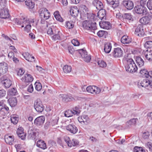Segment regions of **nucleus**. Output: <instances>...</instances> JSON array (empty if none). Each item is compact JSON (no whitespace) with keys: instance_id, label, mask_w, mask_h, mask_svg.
I'll return each mask as SVG.
<instances>
[{"instance_id":"f257e3e1","label":"nucleus","mask_w":152,"mask_h":152,"mask_svg":"<svg viewBox=\"0 0 152 152\" xmlns=\"http://www.w3.org/2000/svg\"><path fill=\"white\" fill-rule=\"evenodd\" d=\"M87 19L83 21L82 23L83 27L88 30H95L96 28V23H93L95 20V15L91 13H87Z\"/></svg>"},{"instance_id":"f03ea898","label":"nucleus","mask_w":152,"mask_h":152,"mask_svg":"<svg viewBox=\"0 0 152 152\" xmlns=\"http://www.w3.org/2000/svg\"><path fill=\"white\" fill-rule=\"evenodd\" d=\"M16 22L18 25H21L22 27H24V31L28 32L31 30V25H33L34 21L33 19L24 18L20 19H16Z\"/></svg>"},{"instance_id":"7ed1b4c3","label":"nucleus","mask_w":152,"mask_h":152,"mask_svg":"<svg viewBox=\"0 0 152 152\" xmlns=\"http://www.w3.org/2000/svg\"><path fill=\"white\" fill-rule=\"evenodd\" d=\"M126 71L130 73L136 72L137 70V67L133 59H129L127 60L125 66Z\"/></svg>"},{"instance_id":"20e7f679","label":"nucleus","mask_w":152,"mask_h":152,"mask_svg":"<svg viewBox=\"0 0 152 152\" xmlns=\"http://www.w3.org/2000/svg\"><path fill=\"white\" fill-rule=\"evenodd\" d=\"M39 15L42 19H48L50 17V13L45 8L40 9L39 11Z\"/></svg>"},{"instance_id":"39448f33","label":"nucleus","mask_w":152,"mask_h":152,"mask_svg":"<svg viewBox=\"0 0 152 152\" xmlns=\"http://www.w3.org/2000/svg\"><path fill=\"white\" fill-rule=\"evenodd\" d=\"M87 91L92 94H98L101 91V88L94 86H89L86 88Z\"/></svg>"},{"instance_id":"423d86ee","label":"nucleus","mask_w":152,"mask_h":152,"mask_svg":"<svg viewBox=\"0 0 152 152\" xmlns=\"http://www.w3.org/2000/svg\"><path fill=\"white\" fill-rule=\"evenodd\" d=\"M34 105L35 109L38 112H42L45 109L42 101L39 99H37L34 102Z\"/></svg>"},{"instance_id":"0eeeda50","label":"nucleus","mask_w":152,"mask_h":152,"mask_svg":"<svg viewBox=\"0 0 152 152\" xmlns=\"http://www.w3.org/2000/svg\"><path fill=\"white\" fill-rule=\"evenodd\" d=\"M134 10L137 14L144 15L146 13L147 9L144 6L140 5L136 6L134 8Z\"/></svg>"},{"instance_id":"6e6552de","label":"nucleus","mask_w":152,"mask_h":152,"mask_svg":"<svg viewBox=\"0 0 152 152\" xmlns=\"http://www.w3.org/2000/svg\"><path fill=\"white\" fill-rule=\"evenodd\" d=\"M78 52L84 61L87 62H89L91 60V56L87 54V51L83 49L79 50Z\"/></svg>"},{"instance_id":"1a4fd4ad","label":"nucleus","mask_w":152,"mask_h":152,"mask_svg":"<svg viewBox=\"0 0 152 152\" xmlns=\"http://www.w3.org/2000/svg\"><path fill=\"white\" fill-rule=\"evenodd\" d=\"M134 34L139 37H142L145 34L143 27L142 25H138L135 29Z\"/></svg>"},{"instance_id":"9d476101","label":"nucleus","mask_w":152,"mask_h":152,"mask_svg":"<svg viewBox=\"0 0 152 152\" xmlns=\"http://www.w3.org/2000/svg\"><path fill=\"white\" fill-rule=\"evenodd\" d=\"M6 101L5 100H2L0 102V115L3 114V118H4V116L5 115V112H3L5 110L6 111H8L9 108L5 104Z\"/></svg>"},{"instance_id":"9b49d317","label":"nucleus","mask_w":152,"mask_h":152,"mask_svg":"<svg viewBox=\"0 0 152 152\" xmlns=\"http://www.w3.org/2000/svg\"><path fill=\"white\" fill-rule=\"evenodd\" d=\"M123 52L122 50L119 48H114L112 53L113 56L115 58H120L122 56Z\"/></svg>"},{"instance_id":"f8f14e48","label":"nucleus","mask_w":152,"mask_h":152,"mask_svg":"<svg viewBox=\"0 0 152 152\" xmlns=\"http://www.w3.org/2000/svg\"><path fill=\"white\" fill-rule=\"evenodd\" d=\"M123 4L128 10H131L134 7L133 2L130 0H124L123 1Z\"/></svg>"},{"instance_id":"ddd939ff","label":"nucleus","mask_w":152,"mask_h":152,"mask_svg":"<svg viewBox=\"0 0 152 152\" xmlns=\"http://www.w3.org/2000/svg\"><path fill=\"white\" fill-rule=\"evenodd\" d=\"M8 65L4 62L0 63V76L6 73L8 71Z\"/></svg>"},{"instance_id":"4468645a","label":"nucleus","mask_w":152,"mask_h":152,"mask_svg":"<svg viewBox=\"0 0 152 152\" xmlns=\"http://www.w3.org/2000/svg\"><path fill=\"white\" fill-rule=\"evenodd\" d=\"M0 79L1 83L3 84L6 88H9L12 84L11 81L9 79H6V77L5 76L2 77Z\"/></svg>"},{"instance_id":"2eb2a0df","label":"nucleus","mask_w":152,"mask_h":152,"mask_svg":"<svg viewBox=\"0 0 152 152\" xmlns=\"http://www.w3.org/2000/svg\"><path fill=\"white\" fill-rule=\"evenodd\" d=\"M69 12L71 15L74 17H77L79 14V10L75 6H71L69 7Z\"/></svg>"},{"instance_id":"dca6fc26","label":"nucleus","mask_w":152,"mask_h":152,"mask_svg":"<svg viewBox=\"0 0 152 152\" xmlns=\"http://www.w3.org/2000/svg\"><path fill=\"white\" fill-rule=\"evenodd\" d=\"M78 120L80 123L86 125H87L89 122V119L86 115L79 116L78 118Z\"/></svg>"},{"instance_id":"f3484780","label":"nucleus","mask_w":152,"mask_h":152,"mask_svg":"<svg viewBox=\"0 0 152 152\" xmlns=\"http://www.w3.org/2000/svg\"><path fill=\"white\" fill-rule=\"evenodd\" d=\"M1 9L0 13V18H7L9 17L10 15L8 9L5 6Z\"/></svg>"},{"instance_id":"a211bd4d","label":"nucleus","mask_w":152,"mask_h":152,"mask_svg":"<svg viewBox=\"0 0 152 152\" xmlns=\"http://www.w3.org/2000/svg\"><path fill=\"white\" fill-rule=\"evenodd\" d=\"M45 118L44 116H41L37 118L34 121V124L37 126L42 125L44 122Z\"/></svg>"},{"instance_id":"6ab92c4d","label":"nucleus","mask_w":152,"mask_h":152,"mask_svg":"<svg viewBox=\"0 0 152 152\" xmlns=\"http://www.w3.org/2000/svg\"><path fill=\"white\" fill-rule=\"evenodd\" d=\"M21 80L25 83H31L33 81V78L31 75L26 74L21 79Z\"/></svg>"},{"instance_id":"aec40b11","label":"nucleus","mask_w":152,"mask_h":152,"mask_svg":"<svg viewBox=\"0 0 152 152\" xmlns=\"http://www.w3.org/2000/svg\"><path fill=\"white\" fill-rule=\"evenodd\" d=\"M24 57L28 61L33 62L35 61L34 57L27 52H25L22 54Z\"/></svg>"},{"instance_id":"412c9836","label":"nucleus","mask_w":152,"mask_h":152,"mask_svg":"<svg viewBox=\"0 0 152 152\" xmlns=\"http://www.w3.org/2000/svg\"><path fill=\"white\" fill-rule=\"evenodd\" d=\"M67 130L73 134L76 133L78 131L77 128L72 123L69 124L67 126Z\"/></svg>"},{"instance_id":"4be33fe9","label":"nucleus","mask_w":152,"mask_h":152,"mask_svg":"<svg viewBox=\"0 0 152 152\" xmlns=\"http://www.w3.org/2000/svg\"><path fill=\"white\" fill-rule=\"evenodd\" d=\"M99 24L101 28L107 30L110 29L111 27L110 23L109 22L104 21L99 23Z\"/></svg>"},{"instance_id":"5701e85b","label":"nucleus","mask_w":152,"mask_h":152,"mask_svg":"<svg viewBox=\"0 0 152 152\" xmlns=\"http://www.w3.org/2000/svg\"><path fill=\"white\" fill-rule=\"evenodd\" d=\"M93 4L98 10L103 9V5L102 2L98 0H94L93 1Z\"/></svg>"},{"instance_id":"b1692460","label":"nucleus","mask_w":152,"mask_h":152,"mask_svg":"<svg viewBox=\"0 0 152 152\" xmlns=\"http://www.w3.org/2000/svg\"><path fill=\"white\" fill-rule=\"evenodd\" d=\"M131 42V38L126 35L123 36L121 39V42L123 44H129Z\"/></svg>"},{"instance_id":"393cba45","label":"nucleus","mask_w":152,"mask_h":152,"mask_svg":"<svg viewBox=\"0 0 152 152\" xmlns=\"http://www.w3.org/2000/svg\"><path fill=\"white\" fill-rule=\"evenodd\" d=\"M4 139L5 142L10 145L13 144L14 142V137L13 136L6 135L5 136Z\"/></svg>"},{"instance_id":"a878e982","label":"nucleus","mask_w":152,"mask_h":152,"mask_svg":"<svg viewBox=\"0 0 152 152\" xmlns=\"http://www.w3.org/2000/svg\"><path fill=\"white\" fill-rule=\"evenodd\" d=\"M149 80L146 79L140 81L137 83V86L139 88L141 87H146L149 86Z\"/></svg>"},{"instance_id":"bb28decb","label":"nucleus","mask_w":152,"mask_h":152,"mask_svg":"<svg viewBox=\"0 0 152 152\" xmlns=\"http://www.w3.org/2000/svg\"><path fill=\"white\" fill-rule=\"evenodd\" d=\"M108 4L112 5V7L115 9L119 5V2L118 0H106Z\"/></svg>"},{"instance_id":"cd10ccee","label":"nucleus","mask_w":152,"mask_h":152,"mask_svg":"<svg viewBox=\"0 0 152 152\" xmlns=\"http://www.w3.org/2000/svg\"><path fill=\"white\" fill-rule=\"evenodd\" d=\"M39 133L34 131H31L28 134V137L29 138L32 140H36L38 138Z\"/></svg>"},{"instance_id":"c85d7f7f","label":"nucleus","mask_w":152,"mask_h":152,"mask_svg":"<svg viewBox=\"0 0 152 152\" xmlns=\"http://www.w3.org/2000/svg\"><path fill=\"white\" fill-rule=\"evenodd\" d=\"M145 55L147 60L152 61V50L148 49L145 53Z\"/></svg>"},{"instance_id":"c756f323","label":"nucleus","mask_w":152,"mask_h":152,"mask_svg":"<svg viewBox=\"0 0 152 152\" xmlns=\"http://www.w3.org/2000/svg\"><path fill=\"white\" fill-rule=\"evenodd\" d=\"M151 19L150 16H145L141 18L140 20V22L142 24L145 25L148 24Z\"/></svg>"},{"instance_id":"7c9ffc66","label":"nucleus","mask_w":152,"mask_h":152,"mask_svg":"<svg viewBox=\"0 0 152 152\" xmlns=\"http://www.w3.org/2000/svg\"><path fill=\"white\" fill-rule=\"evenodd\" d=\"M98 12L97 16L101 20L105 19L106 18V11L105 10L102 9L99 10Z\"/></svg>"},{"instance_id":"2f4dec72","label":"nucleus","mask_w":152,"mask_h":152,"mask_svg":"<svg viewBox=\"0 0 152 152\" xmlns=\"http://www.w3.org/2000/svg\"><path fill=\"white\" fill-rule=\"evenodd\" d=\"M7 101L11 107H15L17 104V100L16 98H10Z\"/></svg>"},{"instance_id":"473e14b6","label":"nucleus","mask_w":152,"mask_h":152,"mask_svg":"<svg viewBox=\"0 0 152 152\" xmlns=\"http://www.w3.org/2000/svg\"><path fill=\"white\" fill-rule=\"evenodd\" d=\"M62 34L60 31H58L57 34L53 35L52 37V39L54 41H58L62 38Z\"/></svg>"},{"instance_id":"72a5a7b5","label":"nucleus","mask_w":152,"mask_h":152,"mask_svg":"<svg viewBox=\"0 0 152 152\" xmlns=\"http://www.w3.org/2000/svg\"><path fill=\"white\" fill-rule=\"evenodd\" d=\"M112 48V45L110 42H107L104 44V50L106 53H109L111 51Z\"/></svg>"},{"instance_id":"f704fd0d","label":"nucleus","mask_w":152,"mask_h":152,"mask_svg":"<svg viewBox=\"0 0 152 152\" xmlns=\"http://www.w3.org/2000/svg\"><path fill=\"white\" fill-rule=\"evenodd\" d=\"M37 147L45 149L46 148V145L44 142L42 140H38L37 143Z\"/></svg>"},{"instance_id":"c9c22d12","label":"nucleus","mask_w":152,"mask_h":152,"mask_svg":"<svg viewBox=\"0 0 152 152\" xmlns=\"http://www.w3.org/2000/svg\"><path fill=\"white\" fill-rule=\"evenodd\" d=\"M136 63L140 67L143 66L144 65V61L140 57H137L136 58Z\"/></svg>"},{"instance_id":"e433bc0d","label":"nucleus","mask_w":152,"mask_h":152,"mask_svg":"<svg viewBox=\"0 0 152 152\" xmlns=\"http://www.w3.org/2000/svg\"><path fill=\"white\" fill-rule=\"evenodd\" d=\"M78 141L72 139V140H69L67 141V144L69 147H72V146H74L78 144Z\"/></svg>"},{"instance_id":"4c0bfd02","label":"nucleus","mask_w":152,"mask_h":152,"mask_svg":"<svg viewBox=\"0 0 152 152\" xmlns=\"http://www.w3.org/2000/svg\"><path fill=\"white\" fill-rule=\"evenodd\" d=\"M138 121V119L137 118H133L128 121L126 123V125L128 126L134 125L136 124L137 121Z\"/></svg>"},{"instance_id":"58836bf2","label":"nucleus","mask_w":152,"mask_h":152,"mask_svg":"<svg viewBox=\"0 0 152 152\" xmlns=\"http://www.w3.org/2000/svg\"><path fill=\"white\" fill-rule=\"evenodd\" d=\"M19 119V118L16 115L13 114L11 116V122L14 124H16L18 122Z\"/></svg>"},{"instance_id":"ea45409f","label":"nucleus","mask_w":152,"mask_h":152,"mask_svg":"<svg viewBox=\"0 0 152 152\" xmlns=\"http://www.w3.org/2000/svg\"><path fill=\"white\" fill-rule=\"evenodd\" d=\"M123 19H125L128 20L132 21L133 19L132 15L130 13H125L122 15Z\"/></svg>"},{"instance_id":"a19ab883","label":"nucleus","mask_w":152,"mask_h":152,"mask_svg":"<svg viewBox=\"0 0 152 152\" xmlns=\"http://www.w3.org/2000/svg\"><path fill=\"white\" fill-rule=\"evenodd\" d=\"M54 15L56 20L60 22H63V19L59 15L58 11H55L54 12Z\"/></svg>"},{"instance_id":"79ce46f5","label":"nucleus","mask_w":152,"mask_h":152,"mask_svg":"<svg viewBox=\"0 0 152 152\" xmlns=\"http://www.w3.org/2000/svg\"><path fill=\"white\" fill-rule=\"evenodd\" d=\"M25 2L26 5L30 8H33L34 7V4L32 2L31 0H26Z\"/></svg>"},{"instance_id":"37998d69","label":"nucleus","mask_w":152,"mask_h":152,"mask_svg":"<svg viewBox=\"0 0 152 152\" xmlns=\"http://www.w3.org/2000/svg\"><path fill=\"white\" fill-rule=\"evenodd\" d=\"M144 46L149 50H151V48H152V41H148L146 42L144 44Z\"/></svg>"},{"instance_id":"c03bdc74","label":"nucleus","mask_w":152,"mask_h":152,"mask_svg":"<svg viewBox=\"0 0 152 152\" xmlns=\"http://www.w3.org/2000/svg\"><path fill=\"white\" fill-rule=\"evenodd\" d=\"M17 93L16 90L14 88H13L10 89L8 91L7 94L8 95L10 96L15 95Z\"/></svg>"},{"instance_id":"a18cd8bd","label":"nucleus","mask_w":152,"mask_h":152,"mask_svg":"<svg viewBox=\"0 0 152 152\" xmlns=\"http://www.w3.org/2000/svg\"><path fill=\"white\" fill-rule=\"evenodd\" d=\"M107 33L106 31L101 30L98 32L97 34L99 37H101L105 36Z\"/></svg>"},{"instance_id":"49530a36","label":"nucleus","mask_w":152,"mask_h":152,"mask_svg":"<svg viewBox=\"0 0 152 152\" xmlns=\"http://www.w3.org/2000/svg\"><path fill=\"white\" fill-rule=\"evenodd\" d=\"M34 85L35 86V89L37 91H39L41 90L42 88V86L40 83L36 82L35 83Z\"/></svg>"},{"instance_id":"de8ad7c7","label":"nucleus","mask_w":152,"mask_h":152,"mask_svg":"<svg viewBox=\"0 0 152 152\" xmlns=\"http://www.w3.org/2000/svg\"><path fill=\"white\" fill-rule=\"evenodd\" d=\"M134 152H145V150L141 147H135L133 150Z\"/></svg>"},{"instance_id":"09e8293b","label":"nucleus","mask_w":152,"mask_h":152,"mask_svg":"<svg viewBox=\"0 0 152 152\" xmlns=\"http://www.w3.org/2000/svg\"><path fill=\"white\" fill-rule=\"evenodd\" d=\"M148 71L146 69H141L140 71V73L141 74L142 76L144 77H147V73Z\"/></svg>"},{"instance_id":"8fccbe9b","label":"nucleus","mask_w":152,"mask_h":152,"mask_svg":"<svg viewBox=\"0 0 152 152\" xmlns=\"http://www.w3.org/2000/svg\"><path fill=\"white\" fill-rule=\"evenodd\" d=\"M98 64L100 67L102 68L105 67L107 66L106 63L103 60L99 61L98 62Z\"/></svg>"},{"instance_id":"3c124183","label":"nucleus","mask_w":152,"mask_h":152,"mask_svg":"<svg viewBox=\"0 0 152 152\" xmlns=\"http://www.w3.org/2000/svg\"><path fill=\"white\" fill-rule=\"evenodd\" d=\"M71 42L75 46H78L80 43L77 39H74L71 41Z\"/></svg>"},{"instance_id":"603ef678","label":"nucleus","mask_w":152,"mask_h":152,"mask_svg":"<svg viewBox=\"0 0 152 152\" xmlns=\"http://www.w3.org/2000/svg\"><path fill=\"white\" fill-rule=\"evenodd\" d=\"M147 6L150 10H152V0H148V1L147 4Z\"/></svg>"},{"instance_id":"864d4df0","label":"nucleus","mask_w":152,"mask_h":152,"mask_svg":"<svg viewBox=\"0 0 152 152\" xmlns=\"http://www.w3.org/2000/svg\"><path fill=\"white\" fill-rule=\"evenodd\" d=\"M74 115V113L73 110H67V117L69 118L72 116Z\"/></svg>"},{"instance_id":"5fc2aeb1","label":"nucleus","mask_w":152,"mask_h":152,"mask_svg":"<svg viewBox=\"0 0 152 152\" xmlns=\"http://www.w3.org/2000/svg\"><path fill=\"white\" fill-rule=\"evenodd\" d=\"M149 136V132L148 131H146V132H145L143 133L142 135V137L144 139H147L148 138Z\"/></svg>"},{"instance_id":"6e6d98bb","label":"nucleus","mask_w":152,"mask_h":152,"mask_svg":"<svg viewBox=\"0 0 152 152\" xmlns=\"http://www.w3.org/2000/svg\"><path fill=\"white\" fill-rule=\"evenodd\" d=\"M74 26V22L72 21L67 22V27L69 29L73 28Z\"/></svg>"},{"instance_id":"4d7b16f0","label":"nucleus","mask_w":152,"mask_h":152,"mask_svg":"<svg viewBox=\"0 0 152 152\" xmlns=\"http://www.w3.org/2000/svg\"><path fill=\"white\" fill-rule=\"evenodd\" d=\"M73 112L74 113V115H78L80 113V111L79 108L78 107H75V109H73Z\"/></svg>"},{"instance_id":"13d9d810","label":"nucleus","mask_w":152,"mask_h":152,"mask_svg":"<svg viewBox=\"0 0 152 152\" xmlns=\"http://www.w3.org/2000/svg\"><path fill=\"white\" fill-rule=\"evenodd\" d=\"M6 3L5 0H0V9L5 6Z\"/></svg>"},{"instance_id":"bf43d9fd","label":"nucleus","mask_w":152,"mask_h":152,"mask_svg":"<svg viewBox=\"0 0 152 152\" xmlns=\"http://www.w3.org/2000/svg\"><path fill=\"white\" fill-rule=\"evenodd\" d=\"M25 72V71L22 69H20L18 71L17 75H18L21 76Z\"/></svg>"},{"instance_id":"052dcab7","label":"nucleus","mask_w":152,"mask_h":152,"mask_svg":"<svg viewBox=\"0 0 152 152\" xmlns=\"http://www.w3.org/2000/svg\"><path fill=\"white\" fill-rule=\"evenodd\" d=\"M24 132L23 129V128L21 127L19 128L17 131V133L18 135L20 134L21 133H23Z\"/></svg>"},{"instance_id":"680f3d73","label":"nucleus","mask_w":152,"mask_h":152,"mask_svg":"<svg viewBox=\"0 0 152 152\" xmlns=\"http://www.w3.org/2000/svg\"><path fill=\"white\" fill-rule=\"evenodd\" d=\"M6 94V92L4 89L0 90V98L4 96Z\"/></svg>"},{"instance_id":"e2e57ef3","label":"nucleus","mask_w":152,"mask_h":152,"mask_svg":"<svg viewBox=\"0 0 152 152\" xmlns=\"http://www.w3.org/2000/svg\"><path fill=\"white\" fill-rule=\"evenodd\" d=\"M26 133L24 132L23 133H21L20 134H19L18 135V137H20L21 139L24 140L26 137Z\"/></svg>"},{"instance_id":"0e129e2a","label":"nucleus","mask_w":152,"mask_h":152,"mask_svg":"<svg viewBox=\"0 0 152 152\" xmlns=\"http://www.w3.org/2000/svg\"><path fill=\"white\" fill-rule=\"evenodd\" d=\"M69 52L71 54H73L74 52V49L72 46L69 47L68 48Z\"/></svg>"},{"instance_id":"69168bd1","label":"nucleus","mask_w":152,"mask_h":152,"mask_svg":"<svg viewBox=\"0 0 152 152\" xmlns=\"http://www.w3.org/2000/svg\"><path fill=\"white\" fill-rule=\"evenodd\" d=\"M27 91L30 93H32L33 91V88L32 84L30 85L28 88Z\"/></svg>"},{"instance_id":"338daca9","label":"nucleus","mask_w":152,"mask_h":152,"mask_svg":"<svg viewBox=\"0 0 152 152\" xmlns=\"http://www.w3.org/2000/svg\"><path fill=\"white\" fill-rule=\"evenodd\" d=\"M146 146L150 150L152 151V143L148 142L146 144Z\"/></svg>"},{"instance_id":"774afa93","label":"nucleus","mask_w":152,"mask_h":152,"mask_svg":"<svg viewBox=\"0 0 152 152\" xmlns=\"http://www.w3.org/2000/svg\"><path fill=\"white\" fill-rule=\"evenodd\" d=\"M146 78H152V71H150L148 72Z\"/></svg>"}]
</instances>
